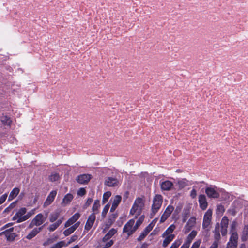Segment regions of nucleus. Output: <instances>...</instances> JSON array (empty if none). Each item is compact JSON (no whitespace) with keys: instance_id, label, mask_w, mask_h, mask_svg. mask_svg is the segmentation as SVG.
Here are the masks:
<instances>
[{"instance_id":"1","label":"nucleus","mask_w":248,"mask_h":248,"mask_svg":"<svg viewBox=\"0 0 248 248\" xmlns=\"http://www.w3.org/2000/svg\"><path fill=\"white\" fill-rule=\"evenodd\" d=\"M144 206V201L141 198H137L134 201V203L130 211V214L136 215V218L139 216Z\"/></svg>"},{"instance_id":"2","label":"nucleus","mask_w":248,"mask_h":248,"mask_svg":"<svg viewBox=\"0 0 248 248\" xmlns=\"http://www.w3.org/2000/svg\"><path fill=\"white\" fill-rule=\"evenodd\" d=\"M134 224V219H130L124 226L123 232L126 233L128 236L131 235L137 230Z\"/></svg>"},{"instance_id":"3","label":"nucleus","mask_w":248,"mask_h":248,"mask_svg":"<svg viewBox=\"0 0 248 248\" xmlns=\"http://www.w3.org/2000/svg\"><path fill=\"white\" fill-rule=\"evenodd\" d=\"M163 202L162 196L160 195H156L153 200L152 211L153 215L155 214L160 208Z\"/></svg>"},{"instance_id":"4","label":"nucleus","mask_w":248,"mask_h":248,"mask_svg":"<svg viewBox=\"0 0 248 248\" xmlns=\"http://www.w3.org/2000/svg\"><path fill=\"white\" fill-rule=\"evenodd\" d=\"M219 189L213 185H211L205 188V193L210 198L217 199L219 198Z\"/></svg>"},{"instance_id":"5","label":"nucleus","mask_w":248,"mask_h":248,"mask_svg":"<svg viewBox=\"0 0 248 248\" xmlns=\"http://www.w3.org/2000/svg\"><path fill=\"white\" fill-rule=\"evenodd\" d=\"M45 220L43 215L41 213L37 214L31 220L29 225V228H32L34 226H39L42 224Z\"/></svg>"},{"instance_id":"6","label":"nucleus","mask_w":248,"mask_h":248,"mask_svg":"<svg viewBox=\"0 0 248 248\" xmlns=\"http://www.w3.org/2000/svg\"><path fill=\"white\" fill-rule=\"evenodd\" d=\"M212 211L210 209H208L205 213L203 217V220L202 223V227L204 229H207L209 227L212 218Z\"/></svg>"},{"instance_id":"7","label":"nucleus","mask_w":248,"mask_h":248,"mask_svg":"<svg viewBox=\"0 0 248 248\" xmlns=\"http://www.w3.org/2000/svg\"><path fill=\"white\" fill-rule=\"evenodd\" d=\"M14 228H11L0 233V235H4L7 241H13L17 236L16 233L13 232Z\"/></svg>"},{"instance_id":"8","label":"nucleus","mask_w":248,"mask_h":248,"mask_svg":"<svg viewBox=\"0 0 248 248\" xmlns=\"http://www.w3.org/2000/svg\"><path fill=\"white\" fill-rule=\"evenodd\" d=\"M174 210V207L172 205H169L165 209L164 212L163 213V215H162L160 222L163 223L164 222L170 215L171 213Z\"/></svg>"},{"instance_id":"9","label":"nucleus","mask_w":248,"mask_h":248,"mask_svg":"<svg viewBox=\"0 0 248 248\" xmlns=\"http://www.w3.org/2000/svg\"><path fill=\"white\" fill-rule=\"evenodd\" d=\"M27 210L25 207L21 208L13 216V220H17V223H20L24 221H20L22 218L24 217V214L26 213Z\"/></svg>"},{"instance_id":"10","label":"nucleus","mask_w":248,"mask_h":248,"mask_svg":"<svg viewBox=\"0 0 248 248\" xmlns=\"http://www.w3.org/2000/svg\"><path fill=\"white\" fill-rule=\"evenodd\" d=\"M229 219L228 217L224 216L222 217L220 226L221 227V234L223 236H225L227 233V228L228 226Z\"/></svg>"},{"instance_id":"11","label":"nucleus","mask_w":248,"mask_h":248,"mask_svg":"<svg viewBox=\"0 0 248 248\" xmlns=\"http://www.w3.org/2000/svg\"><path fill=\"white\" fill-rule=\"evenodd\" d=\"M56 194L57 191L56 190H53L51 191L47 197L45 201L43 206L46 207L51 204L52 202L54 201L55 197L56 196Z\"/></svg>"},{"instance_id":"12","label":"nucleus","mask_w":248,"mask_h":248,"mask_svg":"<svg viewBox=\"0 0 248 248\" xmlns=\"http://www.w3.org/2000/svg\"><path fill=\"white\" fill-rule=\"evenodd\" d=\"M92 178L89 174H83L78 175V183L82 185L87 184Z\"/></svg>"},{"instance_id":"13","label":"nucleus","mask_w":248,"mask_h":248,"mask_svg":"<svg viewBox=\"0 0 248 248\" xmlns=\"http://www.w3.org/2000/svg\"><path fill=\"white\" fill-rule=\"evenodd\" d=\"M104 184L109 187H114L119 185V181L116 178L108 177L105 179Z\"/></svg>"},{"instance_id":"14","label":"nucleus","mask_w":248,"mask_h":248,"mask_svg":"<svg viewBox=\"0 0 248 248\" xmlns=\"http://www.w3.org/2000/svg\"><path fill=\"white\" fill-rule=\"evenodd\" d=\"M196 218L195 217H191L187 221L184 227V232L185 233L188 232L191 228L194 226L196 223Z\"/></svg>"},{"instance_id":"15","label":"nucleus","mask_w":248,"mask_h":248,"mask_svg":"<svg viewBox=\"0 0 248 248\" xmlns=\"http://www.w3.org/2000/svg\"><path fill=\"white\" fill-rule=\"evenodd\" d=\"M161 188L164 191H170L173 187V183L169 180L161 182L160 183Z\"/></svg>"},{"instance_id":"16","label":"nucleus","mask_w":248,"mask_h":248,"mask_svg":"<svg viewBox=\"0 0 248 248\" xmlns=\"http://www.w3.org/2000/svg\"><path fill=\"white\" fill-rule=\"evenodd\" d=\"M198 201L200 208L202 210H205L208 206L206 196L203 194H200L199 196Z\"/></svg>"},{"instance_id":"17","label":"nucleus","mask_w":248,"mask_h":248,"mask_svg":"<svg viewBox=\"0 0 248 248\" xmlns=\"http://www.w3.org/2000/svg\"><path fill=\"white\" fill-rule=\"evenodd\" d=\"M220 224L218 223L216 224L215 229L213 231L214 238L215 242H219L220 239Z\"/></svg>"},{"instance_id":"18","label":"nucleus","mask_w":248,"mask_h":248,"mask_svg":"<svg viewBox=\"0 0 248 248\" xmlns=\"http://www.w3.org/2000/svg\"><path fill=\"white\" fill-rule=\"evenodd\" d=\"M43 227V226H41L38 228H34L29 233V234L26 236V238L28 240L31 239L35 236H36L37 234L42 231Z\"/></svg>"},{"instance_id":"19","label":"nucleus","mask_w":248,"mask_h":248,"mask_svg":"<svg viewBox=\"0 0 248 248\" xmlns=\"http://www.w3.org/2000/svg\"><path fill=\"white\" fill-rule=\"evenodd\" d=\"M95 218H96V217H95V215H94V214H91L89 216V217L86 222V223L85 225V229L86 230L88 231L92 228L93 225V223L94 222Z\"/></svg>"},{"instance_id":"20","label":"nucleus","mask_w":248,"mask_h":248,"mask_svg":"<svg viewBox=\"0 0 248 248\" xmlns=\"http://www.w3.org/2000/svg\"><path fill=\"white\" fill-rule=\"evenodd\" d=\"M117 232V230L114 228L111 229L104 236L102 241L105 242L109 240Z\"/></svg>"},{"instance_id":"21","label":"nucleus","mask_w":248,"mask_h":248,"mask_svg":"<svg viewBox=\"0 0 248 248\" xmlns=\"http://www.w3.org/2000/svg\"><path fill=\"white\" fill-rule=\"evenodd\" d=\"M122 197L120 195H116L114 198L112 206L111 207V211H113L117 207L118 205L119 204L120 202L121 201Z\"/></svg>"},{"instance_id":"22","label":"nucleus","mask_w":248,"mask_h":248,"mask_svg":"<svg viewBox=\"0 0 248 248\" xmlns=\"http://www.w3.org/2000/svg\"><path fill=\"white\" fill-rule=\"evenodd\" d=\"M163 237L165 238V239L163 241L162 246L166 247L175 238V235L168 234Z\"/></svg>"},{"instance_id":"23","label":"nucleus","mask_w":248,"mask_h":248,"mask_svg":"<svg viewBox=\"0 0 248 248\" xmlns=\"http://www.w3.org/2000/svg\"><path fill=\"white\" fill-rule=\"evenodd\" d=\"M20 192V189L17 187H15L12 189L11 191L10 195L8 197V201H12L15 198H16L17 195L19 194Z\"/></svg>"},{"instance_id":"24","label":"nucleus","mask_w":248,"mask_h":248,"mask_svg":"<svg viewBox=\"0 0 248 248\" xmlns=\"http://www.w3.org/2000/svg\"><path fill=\"white\" fill-rule=\"evenodd\" d=\"M73 196L71 194H67L63 198L62 202V205L63 206L69 204L72 200Z\"/></svg>"},{"instance_id":"25","label":"nucleus","mask_w":248,"mask_h":248,"mask_svg":"<svg viewBox=\"0 0 248 248\" xmlns=\"http://www.w3.org/2000/svg\"><path fill=\"white\" fill-rule=\"evenodd\" d=\"M78 220V213H75L70 218H69L65 223V227H68Z\"/></svg>"},{"instance_id":"26","label":"nucleus","mask_w":248,"mask_h":248,"mask_svg":"<svg viewBox=\"0 0 248 248\" xmlns=\"http://www.w3.org/2000/svg\"><path fill=\"white\" fill-rule=\"evenodd\" d=\"M221 197L224 200L227 201H231L234 199V196L232 194L226 191L222 192Z\"/></svg>"},{"instance_id":"27","label":"nucleus","mask_w":248,"mask_h":248,"mask_svg":"<svg viewBox=\"0 0 248 248\" xmlns=\"http://www.w3.org/2000/svg\"><path fill=\"white\" fill-rule=\"evenodd\" d=\"M175 228L176 226L174 224H171L163 233V234H162V237H164L168 234L174 235L173 234H172V232L174 231Z\"/></svg>"},{"instance_id":"28","label":"nucleus","mask_w":248,"mask_h":248,"mask_svg":"<svg viewBox=\"0 0 248 248\" xmlns=\"http://www.w3.org/2000/svg\"><path fill=\"white\" fill-rule=\"evenodd\" d=\"M60 216V211H57L50 214L49 217L51 222H54L57 220Z\"/></svg>"},{"instance_id":"29","label":"nucleus","mask_w":248,"mask_h":248,"mask_svg":"<svg viewBox=\"0 0 248 248\" xmlns=\"http://www.w3.org/2000/svg\"><path fill=\"white\" fill-rule=\"evenodd\" d=\"M62 223V220L60 219L58 220L55 223L50 225L49 227H48V230L50 232H53L55 231Z\"/></svg>"},{"instance_id":"30","label":"nucleus","mask_w":248,"mask_h":248,"mask_svg":"<svg viewBox=\"0 0 248 248\" xmlns=\"http://www.w3.org/2000/svg\"><path fill=\"white\" fill-rule=\"evenodd\" d=\"M78 227V223H75L73 226L70 227V228L66 229L63 232V234L65 236H68L71 234Z\"/></svg>"},{"instance_id":"31","label":"nucleus","mask_w":248,"mask_h":248,"mask_svg":"<svg viewBox=\"0 0 248 248\" xmlns=\"http://www.w3.org/2000/svg\"><path fill=\"white\" fill-rule=\"evenodd\" d=\"M100 202L99 200H95L93 204L92 210L93 212V214L95 215L98 213V209L100 207Z\"/></svg>"},{"instance_id":"32","label":"nucleus","mask_w":248,"mask_h":248,"mask_svg":"<svg viewBox=\"0 0 248 248\" xmlns=\"http://www.w3.org/2000/svg\"><path fill=\"white\" fill-rule=\"evenodd\" d=\"M1 121L5 125H10L12 121L10 118L7 116H3L1 118Z\"/></svg>"},{"instance_id":"33","label":"nucleus","mask_w":248,"mask_h":248,"mask_svg":"<svg viewBox=\"0 0 248 248\" xmlns=\"http://www.w3.org/2000/svg\"><path fill=\"white\" fill-rule=\"evenodd\" d=\"M178 185L179 188L182 189L185 187L188 186L189 183L188 181L186 179H182L178 181Z\"/></svg>"},{"instance_id":"34","label":"nucleus","mask_w":248,"mask_h":248,"mask_svg":"<svg viewBox=\"0 0 248 248\" xmlns=\"http://www.w3.org/2000/svg\"><path fill=\"white\" fill-rule=\"evenodd\" d=\"M60 179V175L59 173L56 172H53L49 176V180L51 182H55L58 181Z\"/></svg>"},{"instance_id":"35","label":"nucleus","mask_w":248,"mask_h":248,"mask_svg":"<svg viewBox=\"0 0 248 248\" xmlns=\"http://www.w3.org/2000/svg\"><path fill=\"white\" fill-rule=\"evenodd\" d=\"M238 238L237 233L236 232H232L229 241L237 244Z\"/></svg>"},{"instance_id":"36","label":"nucleus","mask_w":248,"mask_h":248,"mask_svg":"<svg viewBox=\"0 0 248 248\" xmlns=\"http://www.w3.org/2000/svg\"><path fill=\"white\" fill-rule=\"evenodd\" d=\"M35 209L29 212L26 215L24 216V217L20 219V221H25L29 219L32 215L34 214Z\"/></svg>"},{"instance_id":"37","label":"nucleus","mask_w":248,"mask_h":248,"mask_svg":"<svg viewBox=\"0 0 248 248\" xmlns=\"http://www.w3.org/2000/svg\"><path fill=\"white\" fill-rule=\"evenodd\" d=\"M111 193L110 191H107L104 193L103 196L102 202L103 203H106L109 198L111 196Z\"/></svg>"},{"instance_id":"38","label":"nucleus","mask_w":248,"mask_h":248,"mask_svg":"<svg viewBox=\"0 0 248 248\" xmlns=\"http://www.w3.org/2000/svg\"><path fill=\"white\" fill-rule=\"evenodd\" d=\"M144 216H141L140 217V218L137 220L136 222H135V226L138 229V228L140 226V225L144 221Z\"/></svg>"},{"instance_id":"39","label":"nucleus","mask_w":248,"mask_h":248,"mask_svg":"<svg viewBox=\"0 0 248 248\" xmlns=\"http://www.w3.org/2000/svg\"><path fill=\"white\" fill-rule=\"evenodd\" d=\"M149 233V232H147L145 230H144L141 233L140 235L138 238L137 240L139 241H140L142 240L146 236V235Z\"/></svg>"},{"instance_id":"40","label":"nucleus","mask_w":248,"mask_h":248,"mask_svg":"<svg viewBox=\"0 0 248 248\" xmlns=\"http://www.w3.org/2000/svg\"><path fill=\"white\" fill-rule=\"evenodd\" d=\"M64 245L65 242L64 241H60L53 245L50 248H61L64 246Z\"/></svg>"},{"instance_id":"41","label":"nucleus","mask_w":248,"mask_h":248,"mask_svg":"<svg viewBox=\"0 0 248 248\" xmlns=\"http://www.w3.org/2000/svg\"><path fill=\"white\" fill-rule=\"evenodd\" d=\"M181 243L182 241L181 240H176L172 243L170 248H178Z\"/></svg>"},{"instance_id":"42","label":"nucleus","mask_w":248,"mask_h":248,"mask_svg":"<svg viewBox=\"0 0 248 248\" xmlns=\"http://www.w3.org/2000/svg\"><path fill=\"white\" fill-rule=\"evenodd\" d=\"M16 202H15L11 203L7 208L5 209L4 210V213L9 212L15 207Z\"/></svg>"},{"instance_id":"43","label":"nucleus","mask_w":248,"mask_h":248,"mask_svg":"<svg viewBox=\"0 0 248 248\" xmlns=\"http://www.w3.org/2000/svg\"><path fill=\"white\" fill-rule=\"evenodd\" d=\"M201 244V240H198L194 242L190 248H199Z\"/></svg>"},{"instance_id":"44","label":"nucleus","mask_w":248,"mask_h":248,"mask_svg":"<svg viewBox=\"0 0 248 248\" xmlns=\"http://www.w3.org/2000/svg\"><path fill=\"white\" fill-rule=\"evenodd\" d=\"M237 244L229 241L226 248H236Z\"/></svg>"},{"instance_id":"45","label":"nucleus","mask_w":248,"mask_h":248,"mask_svg":"<svg viewBox=\"0 0 248 248\" xmlns=\"http://www.w3.org/2000/svg\"><path fill=\"white\" fill-rule=\"evenodd\" d=\"M237 226V222L236 221H233L231 225V232H235V229Z\"/></svg>"},{"instance_id":"46","label":"nucleus","mask_w":248,"mask_h":248,"mask_svg":"<svg viewBox=\"0 0 248 248\" xmlns=\"http://www.w3.org/2000/svg\"><path fill=\"white\" fill-rule=\"evenodd\" d=\"M244 232L246 234H245V235H244L242 237V239L243 241H245L247 239V236L248 234V226L245 227L244 229Z\"/></svg>"},{"instance_id":"47","label":"nucleus","mask_w":248,"mask_h":248,"mask_svg":"<svg viewBox=\"0 0 248 248\" xmlns=\"http://www.w3.org/2000/svg\"><path fill=\"white\" fill-rule=\"evenodd\" d=\"M224 210V207L222 205L219 204L217 206V212L222 214Z\"/></svg>"},{"instance_id":"48","label":"nucleus","mask_w":248,"mask_h":248,"mask_svg":"<svg viewBox=\"0 0 248 248\" xmlns=\"http://www.w3.org/2000/svg\"><path fill=\"white\" fill-rule=\"evenodd\" d=\"M113 243L114 241L113 240H110L108 242H107L105 245L102 248H109L113 244Z\"/></svg>"},{"instance_id":"49","label":"nucleus","mask_w":248,"mask_h":248,"mask_svg":"<svg viewBox=\"0 0 248 248\" xmlns=\"http://www.w3.org/2000/svg\"><path fill=\"white\" fill-rule=\"evenodd\" d=\"M197 232L195 231V230H193L190 233V234L188 235V237L191 239H192V240H193V239L196 237V236L197 235Z\"/></svg>"},{"instance_id":"50","label":"nucleus","mask_w":248,"mask_h":248,"mask_svg":"<svg viewBox=\"0 0 248 248\" xmlns=\"http://www.w3.org/2000/svg\"><path fill=\"white\" fill-rule=\"evenodd\" d=\"M7 197V193H5L0 196V205L2 204L5 201Z\"/></svg>"},{"instance_id":"51","label":"nucleus","mask_w":248,"mask_h":248,"mask_svg":"<svg viewBox=\"0 0 248 248\" xmlns=\"http://www.w3.org/2000/svg\"><path fill=\"white\" fill-rule=\"evenodd\" d=\"M154 223H150L145 229V231L147 232H149L153 228Z\"/></svg>"},{"instance_id":"52","label":"nucleus","mask_w":248,"mask_h":248,"mask_svg":"<svg viewBox=\"0 0 248 248\" xmlns=\"http://www.w3.org/2000/svg\"><path fill=\"white\" fill-rule=\"evenodd\" d=\"M154 223H150L145 229V231L147 232H149L153 228Z\"/></svg>"},{"instance_id":"53","label":"nucleus","mask_w":248,"mask_h":248,"mask_svg":"<svg viewBox=\"0 0 248 248\" xmlns=\"http://www.w3.org/2000/svg\"><path fill=\"white\" fill-rule=\"evenodd\" d=\"M86 193L85 188H80L78 189V196H83Z\"/></svg>"},{"instance_id":"54","label":"nucleus","mask_w":248,"mask_h":248,"mask_svg":"<svg viewBox=\"0 0 248 248\" xmlns=\"http://www.w3.org/2000/svg\"><path fill=\"white\" fill-rule=\"evenodd\" d=\"M53 242L54 239L53 238H48L46 241L43 243V245L46 246L52 243Z\"/></svg>"},{"instance_id":"55","label":"nucleus","mask_w":248,"mask_h":248,"mask_svg":"<svg viewBox=\"0 0 248 248\" xmlns=\"http://www.w3.org/2000/svg\"><path fill=\"white\" fill-rule=\"evenodd\" d=\"M108 209H109V207L108 205H106L104 207V208L102 211V215L104 217L106 215V214L107 213V212L108 210Z\"/></svg>"},{"instance_id":"56","label":"nucleus","mask_w":248,"mask_h":248,"mask_svg":"<svg viewBox=\"0 0 248 248\" xmlns=\"http://www.w3.org/2000/svg\"><path fill=\"white\" fill-rule=\"evenodd\" d=\"M197 196V191L195 189H193L190 192V196L192 198H195Z\"/></svg>"},{"instance_id":"57","label":"nucleus","mask_w":248,"mask_h":248,"mask_svg":"<svg viewBox=\"0 0 248 248\" xmlns=\"http://www.w3.org/2000/svg\"><path fill=\"white\" fill-rule=\"evenodd\" d=\"M93 202V199L92 198H88L85 203V204L84 205V207L86 208L87 207L89 206L91 203Z\"/></svg>"},{"instance_id":"58","label":"nucleus","mask_w":248,"mask_h":248,"mask_svg":"<svg viewBox=\"0 0 248 248\" xmlns=\"http://www.w3.org/2000/svg\"><path fill=\"white\" fill-rule=\"evenodd\" d=\"M219 242L214 241L209 248H218Z\"/></svg>"},{"instance_id":"59","label":"nucleus","mask_w":248,"mask_h":248,"mask_svg":"<svg viewBox=\"0 0 248 248\" xmlns=\"http://www.w3.org/2000/svg\"><path fill=\"white\" fill-rule=\"evenodd\" d=\"M192 239L189 238L188 236L187 237V238L186 239V240L185 241V242H184L185 244H186V245H188V246H190V245L191 244V243L192 242Z\"/></svg>"},{"instance_id":"60","label":"nucleus","mask_w":248,"mask_h":248,"mask_svg":"<svg viewBox=\"0 0 248 248\" xmlns=\"http://www.w3.org/2000/svg\"><path fill=\"white\" fill-rule=\"evenodd\" d=\"M192 239L189 238L188 236L187 237V238L186 239V240L185 241V242H184L185 244H186V245H188V246H190V245L191 244V243L192 242Z\"/></svg>"},{"instance_id":"61","label":"nucleus","mask_w":248,"mask_h":248,"mask_svg":"<svg viewBox=\"0 0 248 248\" xmlns=\"http://www.w3.org/2000/svg\"><path fill=\"white\" fill-rule=\"evenodd\" d=\"M229 213L232 216H235L236 215V211L234 209L230 210H229Z\"/></svg>"},{"instance_id":"62","label":"nucleus","mask_w":248,"mask_h":248,"mask_svg":"<svg viewBox=\"0 0 248 248\" xmlns=\"http://www.w3.org/2000/svg\"><path fill=\"white\" fill-rule=\"evenodd\" d=\"M13 225V223H8L6 225H5L2 228V230L3 229H6V228L8 227L9 226H10L11 225Z\"/></svg>"},{"instance_id":"63","label":"nucleus","mask_w":248,"mask_h":248,"mask_svg":"<svg viewBox=\"0 0 248 248\" xmlns=\"http://www.w3.org/2000/svg\"><path fill=\"white\" fill-rule=\"evenodd\" d=\"M148 246V244L146 243H144L142 244L140 248H147Z\"/></svg>"},{"instance_id":"64","label":"nucleus","mask_w":248,"mask_h":248,"mask_svg":"<svg viewBox=\"0 0 248 248\" xmlns=\"http://www.w3.org/2000/svg\"><path fill=\"white\" fill-rule=\"evenodd\" d=\"M189 246L184 243L180 248H189Z\"/></svg>"}]
</instances>
